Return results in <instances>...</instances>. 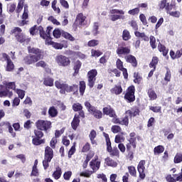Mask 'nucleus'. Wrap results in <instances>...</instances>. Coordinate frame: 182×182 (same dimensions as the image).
I'll list each match as a JSON object with an SVG mask.
<instances>
[{"label":"nucleus","mask_w":182,"mask_h":182,"mask_svg":"<svg viewBox=\"0 0 182 182\" xmlns=\"http://www.w3.org/2000/svg\"><path fill=\"white\" fill-rule=\"evenodd\" d=\"M27 49L29 54L23 58L26 65H35V63L43 59V51L42 50L31 46H28Z\"/></svg>","instance_id":"obj_1"},{"label":"nucleus","mask_w":182,"mask_h":182,"mask_svg":"<svg viewBox=\"0 0 182 182\" xmlns=\"http://www.w3.org/2000/svg\"><path fill=\"white\" fill-rule=\"evenodd\" d=\"M129 137L130 138L128 139L129 143L126 144V147L128 157L130 161H132L133 159H134V151L137 147L136 140H139L140 136L136 137V132H131L129 134Z\"/></svg>","instance_id":"obj_2"},{"label":"nucleus","mask_w":182,"mask_h":182,"mask_svg":"<svg viewBox=\"0 0 182 182\" xmlns=\"http://www.w3.org/2000/svg\"><path fill=\"white\" fill-rule=\"evenodd\" d=\"M55 86L57 89H60V93L61 95H66L67 93H73V95H78L79 87L76 84L69 85L68 84L61 82L59 80L55 82Z\"/></svg>","instance_id":"obj_3"},{"label":"nucleus","mask_w":182,"mask_h":182,"mask_svg":"<svg viewBox=\"0 0 182 182\" xmlns=\"http://www.w3.org/2000/svg\"><path fill=\"white\" fill-rule=\"evenodd\" d=\"M15 35L16 40L19 43H29L31 42V38H26V36L22 33V28L19 27H15L11 31V35Z\"/></svg>","instance_id":"obj_4"},{"label":"nucleus","mask_w":182,"mask_h":182,"mask_svg":"<svg viewBox=\"0 0 182 182\" xmlns=\"http://www.w3.org/2000/svg\"><path fill=\"white\" fill-rule=\"evenodd\" d=\"M116 53L119 58H122L123 56H128L132 53V47L126 46V43L122 42L118 44L117 47Z\"/></svg>","instance_id":"obj_5"},{"label":"nucleus","mask_w":182,"mask_h":182,"mask_svg":"<svg viewBox=\"0 0 182 182\" xmlns=\"http://www.w3.org/2000/svg\"><path fill=\"white\" fill-rule=\"evenodd\" d=\"M34 136H33L32 144L33 146H41V144H45V139H42L43 137L44 134L41 129L37 128V129H34L33 131Z\"/></svg>","instance_id":"obj_6"},{"label":"nucleus","mask_w":182,"mask_h":182,"mask_svg":"<svg viewBox=\"0 0 182 182\" xmlns=\"http://www.w3.org/2000/svg\"><path fill=\"white\" fill-rule=\"evenodd\" d=\"M52 159H53V149L50 146H46L45 148L44 160L43 161L44 170H48L49 163L52 161Z\"/></svg>","instance_id":"obj_7"},{"label":"nucleus","mask_w":182,"mask_h":182,"mask_svg":"<svg viewBox=\"0 0 182 182\" xmlns=\"http://www.w3.org/2000/svg\"><path fill=\"white\" fill-rule=\"evenodd\" d=\"M85 106L88 110L89 113L92 114L95 119H102L103 117V112L100 111V109H98L96 108L95 106L92 105L90 102H85Z\"/></svg>","instance_id":"obj_8"},{"label":"nucleus","mask_w":182,"mask_h":182,"mask_svg":"<svg viewBox=\"0 0 182 182\" xmlns=\"http://www.w3.org/2000/svg\"><path fill=\"white\" fill-rule=\"evenodd\" d=\"M134 93H136V87L134 85L128 87L124 96V100H126L127 103H133V102L136 100V95H134Z\"/></svg>","instance_id":"obj_9"},{"label":"nucleus","mask_w":182,"mask_h":182,"mask_svg":"<svg viewBox=\"0 0 182 182\" xmlns=\"http://www.w3.org/2000/svg\"><path fill=\"white\" fill-rule=\"evenodd\" d=\"M36 127L39 130L48 132V130H50L52 128V122L48 120L38 119L36 122Z\"/></svg>","instance_id":"obj_10"},{"label":"nucleus","mask_w":182,"mask_h":182,"mask_svg":"<svg viewBox=\"0 0 182 182\" xmlns=\"http://www.w3.org/2000/svg\"><path fill=\"white\" fill-rule=\"evenodd\" d=\"M96 76H97V70L92 69L88 71L87 74V86L90 89H92L95 86V83L96 82Z\"/></svg>","instance_id":"obj_11"},{"label":"nucleus","mask_w":182,"mask_h":182,"mask_svg":"<svg viewBox=\"0 0 182 182\" xmlns=\"http://www.w3.org/2000/svg\"><path fill=\"white\" fill-rule=\"evenodd\" d=\"M111 14L110 19L112 22H116V21H119V19H124V11L119 9H112L109 11Z\"/></svg>","instance_id":"obj_12"},{"label":"nucleus","mask_w":182,"mask_h":182,"mask_svg":"<svg viewBox=\"0 0 182 182\" xmlns=\"http://www.w3.org/2000/svg\"><path fill=\"white\" fill-rule=\"evenodd\" d=\"M55 62L58 63V66H62L63 68H68V66H70V58L66 57V55H57L55 58Z\"/></svg>","instance_id":"obj_13"},{"label":"nucleus","mask_w":182,"mask_h":182,"mask_svg":"<svg viewBox=\"0 0 182 182\" xmlns=\"http://www.w3.org/2000/svg\"><path fill=\"white\" fill-rule=\"evenodd\" d=\"M146 161L145 160H141L137 166V171L139 174V178L141 180H144L146 178Z\"/></svg>","instance_id":"obj_14"},{"label":"nucleus","mask_w":182,"mask_h":182,"mask_svg":"<svg viewBox=\"0 0 182 182\" xmlns=\"http://www.w3.org/2000/svg\"><path fill=\"white\" fill-rule=\"evenodd\" d=\"M53 27L48 26L46 31L43 29L42 26H38V30L39 31L40 36L43 39H46V38H50V32H52Z\"/></svg>","instance_id":"obj_15"},{"label":"nucleus","mask_w":182,"mask_h":182,"mask_svg":"<svg viewBox=\"0 0 182 182\" xmlns=\"http://www.w3.org/2000/svg\"><path fill=\"white\" fill-rule=\"evenodd\" d=\"M86 21V16L83 15V13H79L75 18V20L74 21V26H83V25H86V23H85Z\"/></svg>","instance_id":"obj_16"},{"label":"nucleus","mask_w":182,"mask_h":182,"mask_svg":"<svg viewBox=\"0 0 182 182\" xmlns=\"http://www.w3.org/2000/svg\"><path fill=\"white\" fill-rule=\"evenodd\" d=\"M73 110L74 112H78L77 116H80L82 119L86 117L85 111H83V106L80 102H75L73 105Z\"/></svg>","instance_id":"obj_17"},{"label":"nucleus","mask_w":182,"mask_h":182,"mask_svg":"<svg viewBox=\"0 0 182 182\" xmlns=\"http://www.w3.org/2000/svg\"><path fill=\"white\" fill-rule=\"evenodd\" d=\"M90 167L92 168L93 173H96L100 168V161L99 156H95V158L90 162Z\"/></svg>","instance_id":"obj_18"},{"label":"nucleus","mask_w":182,"mask_h":182,"mask_svg":"<svg viewBox=\"0 0 182 182\" xmlns=\"http://www.w3.org/2000/svg\"><path fill=\"white\" fill-rule=\"evenodd\" d=\"M80 119H85L82 117L77 115V114H75L73 121L71 122V127L73 130H77V127H79V124H80Z\"/></svg>","instance_id":"obj_19"},{"label":"nucleus","mask_w":182,"mask_h":182,"mask_svg":"<svg viewBox=\"0 0 182 182\" xmlns=\"http://www.w3.org/2000/svg\"><path fill=\"white\" fill-rule=\"evenodd\" d=\"M124 59L127 63H130L133 68H137V59L134 57V55L129 54L124 57Z\"/></svg>","instance_id":"obj_20"},{"label":"nucleus","mask_w":182,"mask_h":182,"mask_svg":"<svg viewBox=\"0 0 182 182\" xmlns=\"http://www.w3.org/2000/svg\"><path fill=\"white\" fill-rule=\"evenodd\" d=\"M103 114H105L106 116H109V117H114L116 116V111L113 108H112V106L108 105L107 107H105L102 109Z\"/></svg>","instance_id":"obj_21"},{"label":"nucleus","mask_w":182,"mask_h":182,"mask_svg":"<svg viewBox=\"0 0 182 182\" xmlns=\"http://www.w3.org/2000/svg\"><path fill=\"white\" fill-rule=\"evenodd\" d=\"M125 114H129V117L132 119V117H136V116L140 115V109L138 107H134V108H132V110H127Z\"/></svg>","instance_id":"obj_22"},{"label":"nucleus","mask_w":182,"mask_h":182,"mask_svg":"<svg viewBox=\"0 0 182 182\" xmlns=\"http://www.w3.org/2000/svg\"><path fill=\"white\" fill-rule=\"evenodd\" d=\"M4 126H6L9 129V132L11 134L12 137H16V133L14 132V128L11 125L9 122H2L0 123V127H4Z\"/></svg>","instance_id":"obj_23"},{"label":"nucleus","mask_w":182,"mask_h":182,"mask_svg":"<svg viewBox=\"0 0 182 182\" xmlns=\"http://www.w3.org/2000/svg\"><path fill=\"white\" fill-rule=\"evenodd\" d=\"M170 56L171 59H180L182 56V48L180 50H176L175 53L173 50H170Z\"/></svg>","instance_id":"obj_24"},{"label":"nucleus","mask_w":182,"mask_h":182,"mask_svg":"<svg viewBox=\"0 0 182 182\" xmlns=\"http://www.w3.org/2000/svg\"><path fill=\"white\" fill-rule=\"evenodd\" d=\"M52 176L55 180H59L62 177V168L58 166L55 167V171L53 173Z\"/></svg>","instance_id":"obj_25"},{"label":"nucleus","mask_w":182,"mask_h":182,"mask_svg":"<svg viewBox=\"0 0 182 182\" xmlns=\"http://www.w3.org/2000/svg\"><path fill=\"white\" fill-rule=\"evenodd\" d=\"M111 157H120V151L117 146H114L112 149L107 151Z\"/></svg>","instance_id":"obj_26"},{"label":"nucleus","mask_w":182,"mask_h":182,"mask_svg":"<svg viewBox=\"0 0 182 182\" xmlns=\"http://www.w3.org/2000/svg\"><path fill=\"white\" fill-rule=\"evenodd\" d=\"M158 50L162 53L163 56H166L168 54V49L166 48V46L161 44V43H159Z\"/></svg>","instance_id":"obj_27"},{"label":"nucleus","mask_w":182,"mask_h":182,"mask_svg":"<svg viewBox=\"0 0 182 182\" xmlns=\"http://www.w3.org/2000/svg\"><path fill=\"white\" fill-rule=\"evenodd\" d=\"M164 146L163 145H158L154 148V156H159L161 153H164Z\"/></svg>","instance_id":"obj_28"},{"label":"nucleus","mask_w":182,"mask_h":182,"mask_svg":"<svg viewBox=\"0 0 182 182\" xmlns=\"http://www.w3.org/2000/svg\"><path fill=\"white\" fill-rule=\"evenodd\" d=\"M2 85H0V90L1 89H2ZM6 96H8V97H12V96H14V92H12V91H9V90L0 91V97H4Z\"/></svg>","instance_id":"obj_29"},{"label":"nucleus","mask_w":182,"mask_h":182,"mask_svg":"<svg viewBox=\"0 0 182 182\" xmlns=\"http://www.w3.org/2000/svg\"><path fill=\"white\" fill-rule=\"evenodd\" d=\"M55 81V80H53V78L50 77H46L43 78V85L45 86H48L49 87H52V86H53V82Z\"/></svg>","instance_id":"obj_30"},{"label":"nucleus","mask_w":182,"mask_h":182,"mask_svg":"<svg viewBox=\"0 0 182 182\" xmlns=\"http://www.w3.org/2000/svg\"><path fill=\"white\" fill-rule=\"evenodd\" d=\"M97 136V134L96 133V131L95 129H92L89 134L90 140L92 144H95V146H97V141L95 140Z\"/></svg>","instance_id":"obj_31"},{"label":"nucleus","mask_w":182,"mask_h":182,"mask_svg":"<svg viewBox=\"0 0 182 182\" xmlns=\"http://www.w3.org/2000/svg\"><path fill=\"white\" fill-rule=\"evenodd\" d=\"M135 36L136 38H141L142 41H144L145 42H149V38L146 35L145 33H140V31H135L134 32Z\"/></svg>","instance_id":"obj_32"},{"label":"nucleus","mask_w":182,"mask_h":182,"mask_svg":"<svg viewBox=\"0 0 182 182\" xmlns=\"http://www.w3.org/2000/svg\"><path fill=\"white\" fill-rule=\"evenodd\" d=\"M105 164L109 167H117V162L112 159L110 157H107L105 159Z\"/></svg>","instance_id":"obj_33"},{"label":"nucleus","mask_w":182,"mask_h":182,"mask_svg":"<svg viewBox=\"0 0 182 182\" xmlns=\"http://www.w3.org/2000/svg\"><path fill=\"white\" fill-rule=\"evenodd\" d=\"M80 68H82V62L77 60L74 63V66H73V70L75 71L74 73L75 75H77V73H79V71L80 70Z\"/></svg>","instance_id":"obj_34"},{"label":"nucleus","mask_w":182,"mask_h":182,"mask_svg":"<svg viewBox=\"0 0 182 182\" xmlns=\"http://www.w3.org/2000/svg\"><path fill=\"white\" fill-rule=\"evenodd\" d=\"M79 90L80 96H83L85 95V92L86 90V82L80 81L79 82Z\"/></svg>","instance_id":"obj_35"},{"label":"nucleus","mask_w":182,"mask_h":182,"mask_svg":"<svg viewBox=\"0 0 182 182\" xmlns=\"http://www.w3.org/2000/svg\"><path fill=\"white\" fill-rule=\"evenodd\" d=\"M25 5V0H18V3L17 7L16 9V12L19 15L21 12H22V9H23V6Z\"/></svg>","instance_id":"obj_36"},{"label":"nucleus","mask_w":182,"mask_h":182,"mask_svg":"<svg viewBox=\"0 0 182 182\" xmlns=\"http://www.w3.org/2000/svg\"><path fill=\"white\" fill-rule=\"evenodd\" d=\"M58 109L55 106H52L48 109V114L50 117H56L58 114Z\"/></svg>","instance_id":"obj_37"},{"label":"nucleus","mask_w":182,"mask_h":182,"mask_svg":"<svg viewBox=\"0 0 182 182\" xmlns=\"http://www.w3.org/2000/svg\"><path fill=\"white\" fill-rule=\"evenodd\" d=\"M157 65H159V57L154 56L152 58L151 61L150 62L149 66L151 69V68H155L156 69Z\"/></svg>","instance_id":"obj_38"},{"label":"nucleus","mask_w":182,"mask_h":182,"mask_svg":"<svg viewBox=\"0 0 182 182\" xmlns=\"http://www.w3.org/2000/svg\"><path fill=\"white\" fill-rule=\"evenodd\" d=\"M123 92V88H122V85H115L112 90L111 92L114 93V95H120Z\"/></svg>","instance_id":"obj_39"},{"label":"nucleus","mask_w":182,"mask_h":182,"mask_svg":"<svg viewBox=\"0 0 182 182\" xmlns=\"http://www.w3.org/2000/svg\"><path fill=\"white\" fill-rule=\"evenodd\" d=\"M147 93L151 100H156V99H157V94L156 93V91H154V90L152 88H149Z\"/></svg>","instance_id":"obj_40"},{"label":"nucleus","mask_w":182,"mask_h":182,"mask_svg":"<svg viewBox=\"0 0 182 182\" xmlns=\"http://www.w3.org/2000/svg\"><path fill=\"white\" fill-rule=\"evenodd\" d=\"M134 83H136L137 85H140L141 83V80H143V77L141 76L139 73H134Z\"/></svg>","instance_id":"obj_41"},{"label":"nucleus","mask_w":182,"mask_h":182,"mask_svg":"<svg viewBox=\"0 0 182 182\" xmlns=\"http://www.w3.org/2000/svg\"><path fill=\"white\" fill-rule=\"evenodd\" d=\"M122 39L123 41H127L132 39V36L130 35V31L127 29H124L122 32Z\"/></svg>","instance_id":"obj_42"},{"label":"nucleus","mask_w":182,"mask_h":182,"mask_svg":"<svg viewBox=\"0 0 182 182\" xmlns=\"http://www.w3.org/2000/svg\"><path fill=\"white\" fill-rule=\"evenodd\" d=\"M62 37L65 39H68V41H70L71 42H73V41H75V38L73 37L72 34L65 31H62Z\"/></svg>","instance_id":"obj_43"},{"label":"nucleus","mask_w":182,"mask_h":182,"mask_svg":"<svg viewBox=\"0 0 182 182\" xmlns=\"http://www.w3.org/2000/svg\"><path fill=\"white\" fill-rule=\"evenodd\" d=\"M14 69H15V65L14 64V62H12V60H9V61H7L6 68V72H12Z\"/></svg>","instance_id":"obj_44"},{"label":"nucleus","mask_w":182,"mask_h":182,"mask_svg":"<svg viewBox=\"0 0 182 182\" xmlns=\"http://www.w3.org/2000/svg\"><path fill=\"white\" fill-rule=\"evenodd\" d=\"M128 171L132 177H137V171H136V167L134 166H128Z\"/></svg>","instance_id":"obj_45"},{"label":"nucleus","mask_w":182,"mask_h":182,"mask_svg":"<svg viewBox=\"0 0 182 182\" xmlns=\"http://www.w3.org/2000/svg\"><path fill=\"white\" fill-rule=\"evenodd\" d=\"M6 90H15L16 89V84H15V82H10L5 84Z\"/></svg>","instance_id":"obj_46"},{"label":"nucleus","mask_w":182,"mask_h":182,"mask_svg":"<svg viewBox=\"0 0 182 182\" xmlns=\"http://www.w3.org/2000/svg\"><path fill=\"white\" fill-rule=\"evenodd\" d=\"M149 44L152 49H156L157 48V44H156V37H154V36H150Z\"/></svg>","instance_id":"obj_47"},{"label":"nucleus","mask_w":182,"mask_h":182,"mask_svg":"<svg viewBox=\"0 0 182 182\" xmlns=\"http://www.w3.org/2000/svg\"><path fill=\"white\" fill-rule=\"evenodd\" d=\"M103 55V52L100 51V50H91V56L92 58H99V56H102Z\"/></svg>","instance_id":"obj_48"},{"label":"nucleus","mask_w":182,"mask_h":182,"mask_svg":"<svg viewBox=\"0 0 182 182\" xmlns=\"http://www.w3.org/2000/svg\"><path fill=\"white\" fill-rule=\"evenodd\" d=\"M92 33H93L94 36H97V35H99L100 33V32L99 31V23L98 22L94 23L93 28H92Z\"/></svg>","instance_id":"obj_49"},{"label":"nucleus","mask_w":182,"mask_h":182,"mask_svg":"<svg viewBox=\"0 0 182 182\" xmlns=\"http://www.w3.org/2000/svg\"><path fill=\"white\" fill-rule=\"evenodd\" d=\"M173 162L175 164H178L182 162V154L181 153H176L174 156Z\"/></svg>","instance_id":"obj_50"},{"label":"nucleus","mask_w":182,"mask_h":182,"mask_svg":"<svg viewBox=\"0 0 182 182\" xmlns=\"http://www.w3.org/2000/svg\"><path fill=\"white\" fill-rule=\"evenodd\" d=\"M76 153V143L74 142L73 145L71 146L68 151V159H72V156Z\"/></svg>","instance_id":"obj_51"},{"label":"nucleus","mask_w":182,"mask_h":182,"mask_svg":"<svg viewBox=\"0 0 182 182\" xmlns=\"http://www.w3.org/2000/svg\"><path fill=\"white\" fill-rule=\"evenodd\" d=\"M119 124L127 127L129 126V116L125 115L124 117L121 118Z\"/></svg>","instance_id":"obj_52"},{"label":"nucleus","mask_w":182,"mask_h":182,"mask_svg":"<svg viewBox=\"0 0 182 182\" xmlns=\"http://www.w3.org/2000/svg\"><path fill=\"white\" fill-rule=\"evenodd\" d=\"M165 82H170L171 80V71L168 68H166V73L164 77Z\"/></svg>","instance_id":"obj_53"},{"label":"nucleus","mask_w":182,"mask_h":182,"mask_svg":"<svg viewBox=\"0 0 182 182\" xmlns=\"http://www.w3.org/2000/svg\"><path fill=\"white\" fill-rule=\"evenodd\" d=\"M56 4H58V0H53L51 3V8H53V11L57 12V14H60V9L56 7Z\"/></svg>","instance_id":"obj_54"},{"label":"nucleus","mask_w":182,"mask_h":182,"mask_svg":"<svg viewBox=\"0 0 182 182\" xmlns=\"http://www.w3.org/2000/svg\"><path fill=\"white\" fill-rule=\"evenodd\" d=\"M97 45H99V40L92 39L87 42V46H89V48H95V46H97Z\"/></svg>","instance_id":"obj_55"},{"label":"nucleus","mask_w":182,"mask_h":182,"mask_svg":"<svg viewBox=\"0 0 182 182\" xmlns=\"http://www.w3.org/2000/svg\"><path fill=\"white\" fill-rule=\"evenodd\" d=\"M111 131L112 132V133L116 134L120 133V132H122V127H120V126H119V125H112L111 127Z\"/></svg>","instance_id":"obj_56"},{"label":"nucleus","mask_w":182,"mask_h":182,"mask_svg":"<svg viewBox=\"0 0 182 182\" xmlns=\"http://www.w3.org/2000/svg\"><path fill=\"white\" fill-rule=\"evenodd\" d=\"M166 13L170 14V13L171 12V11H173V9L176 10V5L174 4H170V3H167L166 4V7L165 8Z\"/></svg>","instance_id":"obj_57"},{"label":"nucleus","mask_w":182,"mask_h":182,"mask_svg":"<svg viewBox=\"0 0 182 182\" xmlns=\"http://www.w3.org/2000/svg\"><path fill=\"white\" fill-rule=\"evenodd\" d=\"M139 12H140V9L139 7H136L135 9L128 11L129 15H132V16L139 15Z\"/></svg>","instance_id":"obj_58"},{"label":"nucleus","mask_w":182,"mask_h":182,"mask_svg":"<svg viewBox=\"0 0 182 182\" xmlns=\"http://www.w3.org/2000/svg\"><path fill=\"white\" fill-rule=\"evenodd\" d=\"M116 66H117V69H118L119 70H122L125 68L124 66L123 65V61H122L120 58H118L117 60Z\"/></svg>","instance_id":"obj_59"},{"label":"nucleus","mask_w":182,"mask_h":182,"mask_svg":"<svg viewBox=\"0 0 182 182\" xmlns=\"http://www.w3.org/2000/svg\"><path fill=\"white\" fill-rule=\"evenodd\" d=\"M93 174V172L92 171H85L84 172H81L80 173V177H86L87 178H89L90 176Z\"/></svg>","instance_id":"obj_60"},{"label":"nucleus","mask_w":182,"mask_h":182,"mask_svg":"<svg viewBox=\"0 0 182 182\" xmlns=\"http://www.w3.org/2000/svg\"><path fill=\"white\" fill-rule=\"evenodd\" d=\"M53 35L54 38L58 39V38H60V36H62V31H60L59 28H56L53 31Z\"/></svg>","instance_id":"obj_61"},{"label":"nucleus","mask_w":182,"mask_h":182,"mask_svg":"<svg viewBox=\"0 0 182 182\" xmlns=\"http://www.w3.org/2000/svg\"><path fill=\"white\" fill-rule=\"evenodd\" d=\"M70 177H72V171H68L64 173L63 174L64 180L69 181V180H70Z\"/></svg>","instance_id":"obj_62"},{"label":"nucleus","mask_w":182,"mask_h":182,"mask_svg":"<svg viewBox=\"0 0 182 182\" xmlns=\"http://www.w3.org/2000/svg\"><path fill=\"white\" fill-rule=\"evenodd\" d=\"M16 93L19 97V99H23L25 97V90H21V89H17L16 90Z\"/></svg>","instance_id":"obj_63"},{"label":"nucleus","mask_w":182,"mask_h":182,"mask_svg":"<svg viewBox=\"0 0 182 182\" xmlns=\"http://www.w3.org/2000/svg\"><path fill=\"white\" fill-rule=\"evenodd\" d=\"M90 150V144L89 142H87L82 149V153H87Z\"/></svg>","instance_id":"obj_64"}]
</instances>
